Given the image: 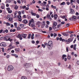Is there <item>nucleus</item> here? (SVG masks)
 I'll return each mask as SVG.
<instances>
[{"label": "nucleus", "instance_id": "nucleus-60", "mask_svg": "<svg viewBox=\"0 0 79 79\" xmlns=\"http://www.w3.org/2000/svg\"><path fill=\"white\" fill-rule=\"evenodd\" d=\"M3 32V29H1L0 30V33L1 34V33H2Z\"/></svg>", "mask_w": 79, "mask_h": 79}, {"label": "nucleus", "instance_id": "nucleus-64", "mask_svg": "<svg viewBox=\"0 0 79 79\" xmlns=\"http://www.w3.org/2000/svg\"><path fill=\"white\" fill-rule=\"evenodd\" d=\"M21 28L19 27H18L17 28V30H20Z\"/></svg>", "mask_w": 79, "mask_h": 79}, {"label": "nucleus", "instance_id": "nucleus-18", "mask_svg": "<svg viewBox=\"0 0 79 79\" xmlns=\"http://www.w3.org/2000/svg\"><path fill=\"white\" fill-rule=\"evenodd\" d=\"M71 56H69V55H68L67 56V59L68 60H70L71 59Z\"/></svg>", "mask_w": 79, "mask_h": 79}, {"label": "nucleus", "instance_id": "nucleus-34", "mask_svg": "<svg viewBox=\"0 0 79 79\" xmlns=\"http://www.w3.org/2000/svg\"><path fill=\"white\" fill-rule=\"evenodd\" d=\"M43 4H44V6H45V5L47 4V2L45 1H44L43 2Z\"/></svg>", "mask_w": 79, "mask_h": 79}, {"label": "nucleus", "instance_id": "nucleus-20", "mask_svg": "<svg viewBox=\"0 0 79 79\" xmlns=\"http://www.w3.org/2000/svg\"><path fill=\"white\" fill-rule=\"evenodd\" d=\"M57 25V23L56 22H54L53 23V26H56Z\"/></svg>", "mask_w": 79, "mask_h": 79}, {"label": "nucleus", "instance_id": "nucleus-30", "mask_svg": "<svg viewBox=\"0 0 79 79\" xmlns=\"http://www.w3.org/2000/svg\"><path fill=\"white\" fill-rule=\"evenodd\" d=\"M21 36V35L20 34H19L17 36V37H18V38H19Z\"/></svg>", "mask_w": 79, "mask_h": 79}, {"label": "nucleus", "instance_id": "nucleus-39", "mask_svg": "<svg viewBox=\"0 0 79 79\" xmlns=\"http://www.w3.org/2000/svg\"><path fill=\"white\" fill-rule=\"evenodd\" d=\"M18 13L17 11H16L14 14V16H15L16 15V14Z\"/></svg>", "mask_w": 79, "mask_h": 79}, {"label": "nucleus", "instance_id": "nucleus-29", "mask_svg": "<svg viewBox=\"0 0 79 79\" xmlns=\"http://www.w3.org/2000/svg\"><path fill=\"white\" fill-rule=\"evenodd\" d=\"M73 19H76V16H73Z\"/></svg>", "mask_w": 79, "mask_h": 79}, {"label": "nucleus", "instance_id": "nucleus-53", "mask_svg": "<svg viewBox=\"0 0 79 79\" xmlns=\"http://www.w3.org/2000/svg\"><path fill=\"white\" fill-rule=\"evenodd\" d=\"M14 24L15 27H16L17 26V23H14Z\"/></svg>", "mask_w": 79, "mask_h": 79}, {"label": "nucleus", "instance_id": "nucleus-57", "mask_svg": "<svg viewBox=\"0 0 79 79\" xmlns=\"http://www.w3.org/2000/svg\"><path fill=\"white\" fill-rule=\"evenodd\" d=\"M52 28L51 27H50L49 28V31H52Z\"/></svg>", "mask_w": 79, "mask_h": 79}, {"label": "nucleus", "instance_id": "nucleus-4", "mask_svg": "<svg viewBox=\"0 0 79 79\" xmlns=\"http://www.w3.org/2000/svg\"><path fill=\"white\" fill-rule=\"evenodd\" d=\"M47 18L48 19H49L51 20H52V18H51V17H50V15H49V14H48V15H47Z\"/></svg>", "mask_w": 79, "mask_h": 79}, {"label": "nucleus", "instance_id": "nucleus-23", "mask_svg": "<svg viewBox=\"0 0 79 79\" xmlns=\"http://www.w3.org/2000/svg\"><path fill=\"white\" fill-rule=\"evenodd\" d=\"M42 25H43V26H45V21H43V23H42Z\"/></svg>", "mask_w": 79, "mask_h": 79}, {"label": "nucleus", "instance_id": "nucleus-5", "mask_svg": "<svg viewBox=\"0 0 79 79\" xmlns=\"http://www.w3.org/2000/svg\"><path fill=\"white\" fill-rule=\"evenodd\" d=\"M27 35L24 33L21 34V36L22 37H23V38H24V39H26Z\"/></svg>", "mask_w": 79, "mask_h": 79}, {"label": "nucleus", "instance_id": "nucleus-28", "mask_svg": "<svg viewBox=\"0 0 79 79\" xmlns=\"http://www.w3.org/2000/svg\"><path fill=\"white\" fill-rule=\"evenodd\" d=\"M40 5L42 6H45V5H44V4L43 3H41V4H40Z\"/></svg>", "mask_w": 79, "mask_h": 79}, {"label": "nucleus", "instance_id": "nucleus-24", "mask_svg": "<svg viewBox=\"0 0 79 79\" xmlns=\"http://www.w3.org/2000/svg\"><path fill=\"white\" fill-rule=\"evenodd\" d=\"M65 3L64 2H63L61 3L60 5H65Z\"/></svg>", "mask_w": 79, "mask_h": 79}, {"label": "nucleus", "instance_id": "nucleus-19", "mask_svg": "<svg viewBox=\"0 0 79 79\" xmlns=\"http://www.w3.org/2000/svg\"><path fill=\"white\" fill-rule=\"evenodd\" d=\"M31 14L32 15V16H36V15L35 13H34L32 11L31 12Z\"/></svg>", "mask_w": 79, "mask_h": 79}, {"label": "nucleus", "instance_id": "nucleus-49", "mask_svg": "<svg viewBox=\"0 0 79 79\" xmlns=\"http://www.w3.org/2000/svg\"><path fill=\"white\" fill-rule=\"evenodd\" d=\"M36 18H39V17H40V16H39V15H36Z\"/></svg>", "mask_w": 79, "mask_h": 79}, {"label": "nucleus", "instance_id": "nucleus-47", "mask_svg": "<svg viewBox=\"0 0 79 79\" xmlns=\"http://www.w3.org/2000/svg\"><path fill=\"white\" fill-rule=\"evenodd\" d=\"M66 50L67 52H68L69 50H68V47H67L66 48Z\"/></svg>", "mask_w": 79, "mask_h": 79}, {"label": "nucleus", "instance_id": "nucleus-54", "mask_svg": "<svg viewBox=\"0 0 79 79\" xmlns=\"http://www.w3.org/2000/svg\"><path fill=\"white\" fill-rule=\"evenodd\" d=\"M16 44L17 45H18V44H19V43L18 41H16Z\"/></svg>", "mask_w": 79, "mask_h": 79}, {"label": "nucleus", "instance_id": "nucleus-55", "mask_svg": "<svg viewBox=\"0 0 79 79\" xmlns=\"http://www.w3.org/2000/svg\"><path fill=\"white\" fill-rule=\"evenodd\" d=\"M8 13H12V10H9L8 11Z\"/></svg>", "mask_w": 79, "mask_h": 79}, {"label": "nucleus", "instance_id": "nucleus-27", "mask_svg": "<svg viewBox=\"0 0 79 79\" xmlns=\"http://www.w3.org/2000/svg\"><path fill=\"white\" fill-rule=\"evenodd\" d=\"M10 15H7V19H10Z\"/></svg>", "mask_w": 79, "mask_h": 79}, {"label": "nucleus", "instance_id": "nucleus-9", "mask_svg": "<svg viewBox=\"0 0 79 79\" xmlns=\"http://www.w3.org/2000/svg\"><path fill=\"white\" fill-rule=\"evenodd\" d=\"M70 11H71L70 12V14H73L74 13V10L72 9H70Z\"/></svg>", "mask_w": 79, "mask_h": 79}, {"label": "nucleus", "instance_id": "nucleus-48", "mask_svg": "<svg viewBox=\"0 0 79 79\" xmlns=\"http://www.w3.org/2000/svg\"><path fill=\"white\" fill-rule=\"evenodd\" d=\"M29 9V8L28 7L25 8L26 10H28Z\"/></svg>", "mask_w": 79, "mask_h": 79}, {"label": "nucleus", "instance_id": "nucleus-7", "mask_svg": "<svg viewBox=\"0 0 79 79\" xmlns=\"http://www.w3.org/2000/svg\"><path fill=\"white\" fill-rule=\"evenodd\" d=\"M73 41V40L71 39H69L67 40H65V42H69V44L70 42H71Z\"/></svg>", "mask_w": 79, "mask_h": 79}, {"label": "nucleus", "instance_id": "nucleus-15", "mask_svg": "<svg viewBox=\"0 0 79 79\" xmlns=\"http://www.w3.org/2000/svg\"><path fill=\"white\" fill-rule=\"evenodd\" d=\"M26 66H27V68H29V66H30L31 65V64H26Z\"/></svg>", "mask_w": 79, "mask_h": 79}, {"label": "nucleus", "instance_id": "nucleus-13", "mask_svg": "<svg viewBox=\"0 0 79 79\" xmlns=\"http://www.w3.org/2000/svg\"><path fill=\"white\" fill-rule=\"evenodd\" d=\"M15 50L16 52H18L19 51V48H15Z\"/></svg>", "mask_w": 79, "mask_h": 79}, {"label": "nucleus", "instance_id": "nucleus-59", "mask_svg": "<svg viewBox=\"0 0 79 79\" xmlns=\"http://www.w3.org/2000/svg\"><path fill=\"white\" fill-rule=\"evenodd\" d=\"M15 10H17L18 9V6H16L15 7Z\"/></svg>", "mask_w": 79, "mask_h": 79}, {"label": "nucleus", "instance_id": "nucleus-21", "mask_svg": "<svg viewBox=\"0 0 79 79\" xmlns=\"http://www.w3.org/2000/svg\"><path fill=\"white\" fill-rule=\"evenodd\" d=\"M40 24H41V22H37L36 23V25H38V26H39V25H40Z\"/></svg>", "mask_w": 79, "mask_h": 79}, {"label": "nucleus", "instance_id": "nucleus-26", "mask_svg": "<svg viewBox=\"0 0 79 79\" xmlns=\"http://www.w3.org/2000/svg\"><path fill=\"white\" fill-rule=\"evenodd\" d=\"M34 34H32L31 36V39L32 40L34 39Z\"/></svg>", "mask_w": 79, "mask_h": 79}, {"label": "nucleus", "instance_id": "nucleus-25", "mask_svg": "<svg viewBox=\"0 0 79 79\" xmlns=\"http://www.w3.org/2000/svg\"><path fill=\"white\" fill-rule=\"evenodd\" d=\"M6 25L7 26H10L11 24L9 23H6Z\"/></svg>", "mask_w": 79, "mask_h": 79}, {"label": "nucleus", "instance_id": "nucleus-51", "mask_svg": "<svg viewBox=\"0 0 79 79\" xmlns=\"http://www.w3.org/2000/svg\"><path fill=\"white\" fill-rule=\"evenodd\" d=\"M66 3V4L68 5H69V4H70V3H69V2H67Z\"/></svg>", "mask_w": 79, "mask_h": 79}, {"label": "nucleus", "instance_id": "nucleus-6", "mask_svg": "<svg viewBox=\"0 0 79 79\" xmlns=\"http://www.w3.org/2000/svg\"><path fill=\"white\" fill-rule=\"evenodd\" d=\"M23 23L24 24H27L28 23V21L26 19H24L23 20Z\"/></svg>", "mask_w": 79, "mask_h": 79}, {"label": "nucleus", "instance_id": "nucleus-35", "mask_svg": "<svg viewBox=\"0 0 79 79\" xmlns=\"http://www.w3.org/2000/svg\"><path fill=\"white\" fill-rule=\"evenodd\" d=\"M57 35L56 33H54V37H55L57 36Z\"/></svg>", "mask_w": 79, "mask_h": 79}, {"label": "nucleus", "instance_id": "nucleus-58", "mask_svg": "<svg viewBox=\"0 0 79 79\" xmlns=\"http://www.w3.org/2000/svg\"><path fill=\"white\" fill-rule=\"evenodd\" d=\"M38 10L39 11H41V12H42V11H43L41 9H39Z\"/></svg>", "mask_w": 79, "mask_h": 79}, {"label": "nucleus", "instance_id": "nucleus-42", "mask_svg": "<svg viewBox=\"0 0 79 79\" xmlns=\"http://www.w3.org/2000/svg\"><path fill=\"white\" fill-rule=\"evenodd\" d=\"M12 48H13V47L9 48L7 49V51H9V50H11V49H12Z\"/></svg>", "mask_w": 79, "mask_h": 79}, {"label": "nucleus", "instance_id": "nucleus-3", "mask_svg": "<svg viewBox=\"0 0 79 79\" xmlns=\"http://www.w3.org/2000/svg\"><path fill=\"white\" fill-rule=\"evenodd\" d=\"M0 46L5 47L6 46V43L4 42H2L0 44Z\"/></svg>", "mask_w": 79, "mask_h": 79}, {"label": "nucleus", "instance_id": "nucleus-44", "mask_svg": "<svg viewBox=\"0 0 79 79\" xmlns=\"http://www.w3.org/2000/svg\"><path fill=\"white\" fill-rule=\"evenodd\" d=\"M26 6H24L22 8H23V9H25V8H26Z\"/></svg>", "mask_w": 79, "mask_h": 79}, {"label": "nucleus", "instance_id": "nucleus-33", "mask_svg": "<svg viewBox=\"0 0 79 79\" xmlns=\"http://www.w3.org/2000/svg\"><path fill=\"white\" fill-rule=\"evenodd\" d=\"M31 26L32 27H35V25H34V24H32L31 25Z\"/></svg>", "mask_w": 79, "mask_h": 79}, {"label": "nucleus", "instance_id": "nucleus-63", "mask_svg": "<svg viewBox=\"0 0 79 79\" xmlns=\"http://www.w3.org/2000/svg\"><path fill=\"white\" fill-rule=\"evenodd\" d=\"M79 7H78V6H76V10H78V8Z\"/></svg>", "mask_w": 79, "mask_h": 79}, {"label": "nucleus", "instance_id": "nucleus-41", "mask_svg": "<svg viewBox=\"0 0 79 79\" xmlns=\"http://www.w3.org/2000/svg\"><path fill=\"white\" fill-rule=\"evenodd\" d=\"M9 19V21H12V20L13 19H12V18H10V19Z\"/></svg>", "mask_w": 79, "mask_h": 79}, {"label": "nucleus", "instance_id": "nucleus-43", "mask_svg": "<svg viewBox=\"0 0 79 79\" xmlns=\"http://www.w3.org/2000/svg\"><path fill=\"white\" fill-rule=\"evenodd\" d=\"M18 18H21V15H19L18 16Z\"/></svg>", "mask_w": 79, "mask_h": 79}, {"label": "nucleus", "instance_id": "nucleus-12", "mask_svg": "<svg viewBox=\"0 0 79 79\" xmlns=\"http://www.w3.org/2000/svg\"><path fill=\"white\" fill-rule=\"evenodd\" d=\"M16 31V29H11L10 30V32H15Z\"/></svg>", "mask_w": 79, "mask_h": 79}, {"label": "nucleus", "instance_id": "nucleus-2", "mask_svg": "<svg viewBox=\"0 0 79 79\" xmlns=\"http://www.w3.org/2000/svg\"><path fill=\"white\" fill-rule=\"evenodd\" d=\"M14 69L13 66L11 65H9L7 69L8 71H11Z\"/></svg>", "mask_w": 79, "mask_h": 79}, {"label": "nucleus", "instance_id": "nucleus-31", "mask_svg": "<svg viewBox=\"0 0 79 79\" xmlns=\"http://www.w3.org/2000/svg\"><path fill=\"white\" fill-rule=\"evenodd\" d=\"M15 56V58H17L18 57V56H17V54H15V56Z\"/></svg>", "mask_w": 79, "mask_h": 79}, {"label": "nucleus", "instance_id": "nucleus-38", "mask_svg": "<svg viewBox=\"0 0 79 79\" xmlns=\"http://www.w3.org/2000/svg\"><path fill=\"white\" fill-rule=\"evenodd\" d=\"M68 33H69V34H72V33H74V32H73V31H69L68 32Z\"/></svg>", "mask_w": 79, "mask_h": 79}, {"label": "nucleus", "instance_id": "nucleus-22", "mask_svg": "<svg viewBox=\"0 0 79 79\" xmlns=\"http://www.w3.org/2000/svg\"><path fill=\"white\" fill-rule=\"evenodd\" d=\"M58 16H57V15L55 14L54 15V18L55 19H56V18H57Z\"/></svg>", "mask_w": 79, "mask_h": 79}, {"label": "nucleus", "instance_id": "nucleus-40", "mask_svg": "<svg viewBox=\"0 0 79 79\" xmlns=\"http://www.w3.org/2000/svg\"><path fill=\"white\" fill-rule=\"evenodd\" d=\"M17 2H18V3L21 4V1H20V0H19L17 1Z\"/></svg>", "mask_w": 79, "mask_h": 79}, {"label": "nucleus", "instance_id": "nucleus-56", "mask_svg": "<svg viewBox=\"0 0 79 79\" xmlns=\"http://www.w3.org/2000/svg\"><path fill=\"white\" fill-rule=\"evenodd\" d=\"M4 39V37H2L1 38H0V40H3Z\"/></svg>", "mask_w": 79, "mask_h": 79}, {"label": "nucleus", "instance_id": "nucleus-8", "mask_svg": "<svg viewBox=\"0 0 79 79\" xmlns=\"http://www.w3.org/2000/svg\"><path fill=\"white\" fill-rule=\"evenodd\" d=\"M8 38V36H6L4 37V39H3L4 40L8 41V39H7Z\"/></svg>", "mask_w": 79, "mask_h": 79}, {"label": "nucleus", "instance_id": "nucleus-62", "mask_svg": "<svg viewBox=\"0 0 79 79\" xmlns=\"http://www.w3.org/2000/svg\"><path fill=\"white\" fill-rule=\"evenodd\" d=\"M6 10L7 11H9L10 10V8H6Z\"/></svg>", "mask_w": 79, "mask_h": 79}, {"label": "nucleus", "instance_id": "nucleus-37", "mask_svg": "<svg viewBox=\"0 0 79 79\" xmlns=\"http://www.w3.org/2000/svg\"><path fill=\"white\" fill-rule=\"evenodd\" d=\"M1 49L2 50V52H4L5 51H4V48L3 47Z\"/></svg>", "mask_w": 79, "mask_h": 79}, {"label": "nucleus", "instance_id": "nucleus-10", "mask_svg": "<svg viewBox=\"0 0 79 79\" xmlns=\"http://www.w3.org/2000/svg\"><path fill=\"white\" fill-rule=\"evenodd\" d=\"M11 2V0H6V1L5 2L6 3H10Z\"/></svg>", "mask_w": 79, "mask_h": 79}, {"label": "nucleus", "instance_id": "nucleus-14", "mask_svg": "<svg viewBox=\"0 0 79 79\" xmlns=\"http://www.w3.org/2000/svg\"><path fill=\"white\" fill-rule=\"evenodd\" d=\"M66 56H66V55H65V54H64L62 55V59L63 60H64V58H65V57H66Z\"/></svg>", "mask_w": 79, "mask_h": 79}, {"label": "nucleus", "instance_id": "nucleus-1", "mask_svg": "<svg viewBox=\"0 0 79 79\" xmlns=\"http://www.w3.org/2000/svg\"><path fill=\"white\" fill-rule=\"evenodd\" d=\"M44 45L46 46H48V47H52V45H53V44L52 43V41H49L48 43H44Z\"/></svg>", "mask_w": 79, "mask_h": 79}, {"label": "nucleus", "instance_id": "nucleus-52", "mask_svg": "<svg viewBox=\"0 0 79 79\" xmlns=\"http://www.w3.org/2000/svg\"><path fill=\"white\" fill-rule=\"evenodd\" d=\"M18 14L19 15H21V11H19L18 12Z\"/></svg>", "mask_w": 79, "mask_h": 79}, {"label": "nucleus", "instance_id": "nucleus-32", "mask_svg": "<svg viewBox=\"0 0 79 79\" xmlns=\"http://www.w3.org/2000/svg\"><path fill=\"white\" fill-rule=\"evenodd\" d=\"M45 6H46V8H49V5L48 4L46 5H45Z\"/></svg>", "mask_w": 79, "mask_h": 79}, {"label": "nucleus", "instance_id": "nucleus-16", "mask_svg": "<svg viewBox=\"0 0 79 79\" xmlns=\"http://www.w3.org/2000/svg\"><path fill=\"white\" fill-rule=\"evenodd\" d=\"M34 19H31V20H30V22H29L30 23H34Z\"/></svg>", "mask_w": 79, "mask_h": 79}, {"label": "nucleus", "instance_id": "nucleus-17", "mask_svg": "<svg viewBox=\"0 0 79 79\" xmlns=\"http://www.w3.org/2000/svg\"><path fill=\"white\" fill-rule=\"evenodd\" d=\"M21 79H27V77L25 76H22Z\"/></svg>", "mask_w": 79, "mask_h": 79}, {"label": "nucleus", "instance_id": "nucleus-36", "mask_svg": "<svg viewBox=\"0 0 79 79\" xmlns=\"http://www.w3.org/2000/svg\"><path fill=\"white\" fill-rule=\"evenodd\" d=\"M46 23L47 24H48V25H49V24H50V22H49L48 21H47Z\"/></svg>", "mask_w": 79, "mask_h": 79}, {"label": "nucleus", "instance_id": "nucleus-11", "mask_svg": "<svg viewBox=\"0 0 79 79\" xmlns=\"http://www.w3.org/2000/svg\"><path fill=\"white\" fill-rule=\"evenodd\" d=\"M62 35H64V36H68L69 35L68 34L66 33H62Z\"/></svg>", "mask_w": 79, "mask_h": 79}, {"label": "nucleus", "instance_id": "nucleus-50", "mask_svg": "<svg viewBox=\"0 0 79 79\" xmlns=\"http://www.w3.org/2000/svg\"><path fill=\"white\" fill-rule=\"evenodd\" d=\"M75 2V1H74L73 0H70V2L72 3H74Z\"/></svg>", "mask_w": 79, "mask_h": 79}, {"label": "nucleus", "instance_id": "nucleus-45", "mask_svg": "<svg viewBox=\"0 0 79 79\" xmlns=\"http://www.w3.org/2000/svg\"><path fill=\"white\" fill-rule=\"evenodd\" d=\"M42 46L43 47V48H45V46L44 44H42Z\"/></svg>", "mask_w": 79, "mask_h": 79}, {"label": "nucleus", "instance_id": "nucleus-61", "mask_svg": "<svg viewBox=\"0 0 79 79\" xmlns=\"http://www.w3.org/2000/svg\"><path fill=\"white\" fill-rule=\"evenodd\" d=\"M1 8H2V9L3 10L4 9H5V6H1Z\"/></svg>", "mask_w": 79, "mask_h": 79}, {"label": "nucleus", "instance_id": "nucleus-46", "mask_svg": "<svg viewBox=\"0 0 79 79\" xmlns=\"http://www.w3.org/2000/svg\"><path fill=\"white\" fill-rule=\"evenodd\" d=\"M5 32H6V33H8V30L7 29H6L5 30Z\"/></svg>", "mask_w": 79, "mask_h": 79}]
</instances>
